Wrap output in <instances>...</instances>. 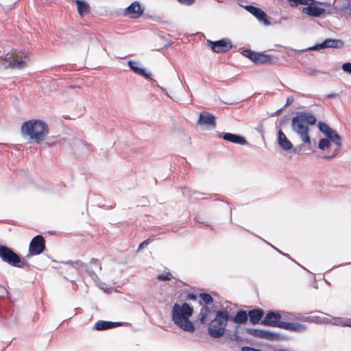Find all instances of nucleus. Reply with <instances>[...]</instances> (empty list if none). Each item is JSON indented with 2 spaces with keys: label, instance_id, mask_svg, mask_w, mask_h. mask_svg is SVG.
I'll use <instances>...</instances> for the list:
<instances>
[{
  "label": "nucleus",
  "instance_id": "nucleus-1",
  "mask_svg": "<svg viewBox=\"0 0 351 351\" xmlns=\"http://www.w3.org/2000/svg\"><path fill=\"white\" fill-rule=\"evenodd\" d=\"M317 121L316 117L306 111H298L291 120V128L305 144H311L309 125H313Z\"/></svg>",
  "mask_w": 351,
  "mask_h": 351
},
{
  "label": "nucleus",
  "instance_id": "nucleus-9",
  "mask_svg": "<svg viewBox=\"0 0 351 351\" xmlns=\"http://www.w3.org/2000/svg\"><path fill=\"white\" fill-rule=\"evenodd\" d=\"M26 62L23 60H14L13 53H8L5 56H0V69L4 70L8 69H22L26 66Z\"/></svg>",
  "mask_w": 351,
  "mask_h": 351
},
{
  "label": "nucleus",
  "instance_id": "nucleus-26",
  "mask_svg": "<svg viewBox=\"0 0 351 351\" xmlns=\"http://www.w3.org/2000/svg\"><path fill=\"white\" fill-rule=\"evenodd\" d=\"M110 321L99 320L95 323L93 328L96 330H106L111 329Z\"/></svg>",
  "mask_w": 351,
  "mask_h": 351
},
{
  "label": "nucleus",
  "instance_id": "nucleus-60",
  "mask_svg": "<svg viewBox=\"0 0 351 351\" xmlns=\"http://www.w3.org/2000/svg\"><path fill=\"white\" fill-rule=\"evenodd\" d=\"M161 89H162L163 91H165V92H166V90H165L164 88H161Z\"/></svg>",
  "mask_w": 351,
  "mask_h": 351
},
{
  "label": "nucleus",
  "instance_id": "nucleus-30",
  "mask_svg": "<svg viewBox=\"0 0 351 351\" xmlns=\"http://www.w3.org/2000/svg\"><path fill=\"white\" fill-rule=\"evenodd\" d=\"M256 52L249 49H243L241 54L245 57L248 58L250 60L254 62Z\"/></svg>",
  "mask_w": 351,
  "mask_h": 351
},
{
  "label": "nucleus",
  "instance_id": "nucleus-16",
  "mask_svg": "<svg viewBox=\"0 0 351 351\" xmlns=\"http://www.w3.org/2000/svg\"><path fill=\"white\" fill-rule=\"evenodd\" d=\"M313 2L314 0L309 1V4H306L308 6L302 8V12L312 17H320L326 13V9L312 5Z\"/></svg>",
  "mask_w": 351,
  "mask_h": 351
},
{
  "label": "nucleus",
  "instance_id": "nucleus-22",
  "mask_svg": "<svg viewBox=\"0 0 351 351\" xmlns=\"http://www.w3.org/2000/svg\"><path fill=\"white\" fill-rule=\"evenodd\" d=\"M249 320L253 325L261 323L262 318L264 316L265 312L262 308H256L252 310L248 311Z\"/></svg>",
  "mask_w": 351,
  "mask_h": 351
},
{
  "label": "nucleus",
  "instance_id": "nucleus-21",
  "mask_svg": "<svg viewBox=\"0 0 351 351\" xmlns=\"http://www.w3.org/2000/svg\"><path fill=\"white\" fill-rule=\"evenodd\" d=\"M275 62L273 56L263 52H256L253 62L256 64H273Z\"/></svg>",
  "mask_w": 351,
  "mask_h": 351
},
{
  "label": "nucleus",
  "instance_id": "nucleus-52",
  "mask_svg": "<svg viewBox=\"0 0 351 351\" xmlns=\"http://www.w3.org/2000/svg\"><path fill=\"white\" fill-rule=\"evenodd\" d=\"M243 341L242 342H245L247 343H250V340L248 339H244V338H243Z\"/></svg>",
  "mask_w": 351,
  "mask_h": 351
},
{
  "label": "nucleus",
  "instance_id": "nucleus-56",
  "mask_svg": "<svg viewBox=\"0 0 351 351\" xmlns=\"http://www.w3.org/2000/svg\"><path fill=\"white\" fill-rule=\"evenodd\" d=\"M282 254L289 258H291V257L289 256V255L288 254H285V253H282Z\"/></svg>",
  "mask_w": 351,
  "mask_h": 351
},
{
  "label": "nucleus",
  "instance_id": "nucleus-39",
  "mask_svg": "<svg viewBox=\"0 0 351 351\" xmlns=\"http://www.w3.org/2000/svg\"><path fill=\"white\" fill-rule=\"evenodd\" d=\"M302 147H303L302 145H297L295 147L293 146V149H291V151L292 153L299 154L300 152L302 150Z\"/></svg>",
  "mask_w": 351,
  "mask_h": 351
},
{
  "label": "nucleus",
  "instance_id": "nucleus-13",
  "mask_svg": "<svg viewBox=\"0 0 351 351\" xmlns=\"http://www.w3.org/2000/svg\"><path fill=\"white\" fill-rule=\"evenodd\" d=\"M281 317V314L278 311L270 310L267 311L265 317L261 321V324L281 328V324L284 322L283 321H280Z\"/></svg>",
  "mask_w": 351,
  "mask_h": 351
},
{
  "label": "nucleus",
  "instance_id": "nucleus-43",
  "mask_svg": "<svg viewBox=\"0 0 351 351\" xmlns=\"http://www.w3.org/2000/svg\"><path fill=\"white\" fill-rule=\"evenodd\" d=\"M110 324L111 328H114L123 325V323L117 322H110Z\"/></svg>",
  "mask_w": 351,
  "mask_h": 351
},
{
  "label": "nucleus",
  "instance_id": "nucleus-47",
  "mask_svg": "<svg viewBox=\"0 0 351 351\" xmlns=\"http://www.w3.org/2000/svg\"><path fill=\"white\" fill-rule=\"evenodd\" d=\"M284 109L283 107L280 108V109L277 110L276 112L271 114V116H276L282 110Z\"/></svg>",
  "mask_w": 351,
  "mask_h": 351
},
{
  "label": "nucleus",
  "instance_id": "nucleus-46",
  "mask_svg": "<svg viewBox=\"0 0 351 351\" xmlns=\"http://www.w3.org/2000/svg\"><path fill=\"white\" fill-rule=\"evenodd\" d=\"M337 155V154H336L324 156V158L326 159V160H330V159L334 158L335 157H336Z\"/></svg>",
  "mask_w": 351,
  "mask_h": 351
},
{
  "label": "nucleus",
  "instance_id": "nucleus-5",
  "mask_svg": "<svg viewBox=\"0 0 351 351\" xmlns=\"http://www.w3.org/2000/svg\"><path fill=\"white\" fill-rule=\"evenodd\" d=\"M248 311L245 310H239L234 315H231L229 314L230 321L235 323V326L234 327V330L232 334H228V339L231 341H236L239 343V341H243V339L239 335L242 332L241 330H245V328H241L240 325L245 324L247 323L249 319Z\"/></svg>",
  "mask_w": 351,
  "mask_h": 351
},
{
  "label": "nucleus",
  "instance_id": "nucleus-45",
  "mask_svg": "<svg viewBox=\"0 0 351 351\" xmlns=\"http://www.w3.org/2000/svg\"><path fill=\"white\" fill-rule=\"evenodd\" d=\"M254 348L250 346H243L241 348V351H253Z\"/></svg>",
  "mask_w": 351,
  "mask_h": 351
},
{
  "label": "nucleus",
  "instance_id": "nucleus-44",
  "mask_svg": "<svg viewBox=\"0 0 351 351\" xmlns=\"http://www.w3.org/2000/svg\"><path fill=\"white\" fill-rule=\"evenodd\" d=\"M338 96V94L337 93H329L328 95H326V98H328V99H333V98H335Z\"/></svg>",
  "mask_w": 351,
  "mask_h": 351
},
{
  "label": "nucleus",
  "instance_id": "nucleus-27",
  "mask_svg": "<svg viewBox=\"0 0 351 351\" xmlns=\"http://www.w3.org/2000/svg\"><path fill=\"white\" fill-rule=\"evenodd\" d=\"M211 313L210 308L207 305H204L199 313V322L201 324H204L207 321V316Z\"/></svg>",
  "mask_w": 351,
  "mask_h": 351
},
{
  "label": "nucleus",
  "instance_id": "nucleus-34",
  "mask_svg": "<svg viewBox=\"0 0 351 351\" xmlns=\"http://www.w3.org/2000/svg\"><path fill=\"white\" fill-rule=\"evenodd\" d=\"M7 298L10 299V293L3 286H0V298Z\"/></svg>",
  "mask_w": 351,
  "mask_h": 351
},
{
  "label": "nucleus",
  "instance_id": "nucleus-32",
  "mask_svg": "<svg viewBox=\"0 0 351 351\" xmlns=\"http://www.w3.org/2000/svg\"><path fill=\"white\" fill-rule=\"evenodd\" d=\"M172 278V275L170 272H167L166 274H159L157 276V279L160 281H167L171 280Z\"/></svg>",
  "mask_w": 351,
  "mask_h": 351
},
{
  "label": "nucleus",
  "instance_id": "nucleus-28",
  "mask_svg": "<svg viewBox=\"0 0 351 351\" xmlns=\"http://www.w3.org/2000/svg\"><path fill=\"white\" fill-rule=\"evenodd\" d=\"M199 297L201 298V300L199 301L200 306L202 305V302L204 303V305H209L213 302V298L207 293H201Z\"/></svg>",
  "mask_w": 351,
  "mask_h": 351
},
{
  "label": "nucleus",
  "instance_id": "nucleus-40",
  "mask_svg": "<svg viewBox=\"0 0 351 351\" xmlns=\"http://www.w3.org/2000/svg\"><path fill=\"white\" fill-rule=\"evenodd\" d=\"M293 100H294V98L293 96H289L287 98V100H286V104H285V106H283V108H286L287 106L291 105L293 102Z\"/></svg>",
  "mask_w": 351,
  "mask_h": 351
},
{
  "label": "nucleus",
  "instance_id": "nucleus-6",
  "mask_svg": "<svg viewBox=\"0 0 351 351\" xmlns=\"http://www.w3.org/2000/svg\"><path fill=\"white\" fill-rule=\"evenodd\" d=\"M0 258L4 263L15 267L27 269L30 267L29 263L24 258L6 245L0 248Z\"/></svg>",
  "mask_w": 351,
  "mask_h": 351
},
{
  "label": "nucleus",
  "instance_id": "nucleus-57",
  "mask_svg": "<svg viewBox=\"0 0 351 351\" xmlns=\"http://www.w3.org/2000/svg\"><path fill=\"white\" fill-rule=\"evenodd\" d=\"M197 221L198 223H204V222H203V221H202V219H199H199H197Z\"/></svg>",
  "mask_w": 351,
  "mask_h": 351
},
{
  "label": "nucleus",
  "instance_id": "nucleus-59",
  "mask_svg": "<svg viewBox=\"0 0 351 351\" xmlns=\"http://www.w3.org/2000/svg\"><path fill=\"white\" fill-rule=\"evenodd\" d=\"M319 3L321 5H326V3H324V2H319Z\"/></svg>",
  "mask_w": 351,
  "mask_h": 351
},
{
  "label": "nucleus",
  "instance_id": "nucleus-54",
  "mask_svg": "<svg viewBox=\"0 0 351 351\" xmlns=\"http://www.w3.org/2000/svg\"><path fill=\"white\" fill-rule=\"evenodd\" d=\"M73 263H74V261H69L66 262V264H69V265H73Z\"/></svg>",
  "mask_w": 351,
  "mask_h": 351
},
{
  "label": "nucleus",
  "instance_id": "nucleus-7",
  "mask_svg": "<svg viewBox=\"0 0 351 351\" xmlns=\"http://www.w3.org/2000/svg\"><path fill=\"white\" fill-rule=\"evenodd\" d=\"M317 127L320 132H322L330 143H332L335 145L336 149L339 152L342 145V138L337 131L323 121H319Z\"/></svg>",
  "mask_w": 351,
  "mask_h": 351
},
{
  "label": "nucleus",
  "instance_id": "nucleus-8",
  "mask_svg": "<svg viewBox=\"0 0 351 351\" xmlns=\"http://www.w3.org/2000/svg\"><path fill=\"white\" fill-rule=\"evenodd\" d=\"M344 45L343 42L339 39L326 38L320 43H317L312 47H310L306 49L296 50L294 49H290L291 51L297 52H302L303 51H319L326 48H335L341 49Z\"/></svg>",
  "mask_w": 351,
  "mask_h": 351
},
{
  "label": "nucleus",
  "instance_id": "nucleus-14",
  "mask_svg": "<svg viewBox=\"0 0 351 351\" xmlns=\"http://www.w3.org/2000/svg\"><path fill=\"white\" fill-rule=\"evenodd\" d=\"M239 5L255 16L259 21L263 22L265 25L270 24V22L267 18L266 13L262 9L252 5H243L240 3H239Z\"/></svg>",
  "mask_w": 351,
  "mask_h": 351
},
{
  "label": "nucleus",
  "instance_id": "nucleus-61",
  "mask_svg": "<svg viewBox=\"0 0 351 351\" xmlns=\"http://www.w3.org/2000/svg\"><path fill=\"white\" fill-rule=\"evenodd\" d=\"M3 246H4V245H0V248H1Z\"/></svg>",
  "mask_w": 351,
  "mask_h": 351
},
{
  "label": "nucleus",
  "instance_id": "nucleus-48",
  "mask_svg": "<svg viewBox=\"0 0 351 351\" xmlns=\"http://www.w3.org/2000/svg\"><path fill=\"white\" fill-rule=\"evenodd\" d=\"M299 94L302 97H307V98H312V97H313L311 94H307V95H305V94H303V93H299Z\"/></svg>",
  "mask_w": 351,
  "mask_h": 351
},
{
  "label": "nucleus",
  "instance_id": "nucleus-4",
  "mask_svg": "<svg viewBox=\"0 0 351 351\" xmlns=\"http://www.w3.org/2000/svg\"><path fill=\"white\" fill-rule=\"evenodd\" d=\"M228 321H230V317L227 310L216 311L214 319L208 324V335L215 339L226 335V338L228 339V334H232L230 330L226 328Z\"/></svg>",
  "mask_w": 351,
  "mask_h": 351
},
{
  "label": "nucleus",
  "instance_id": "nucleus-20",
  "mask_svg": "<svg viewBox=\"0 0 351 351\" xmlns=\"http://www.w3.org/2000/svg\"><path fill=\"white\" fill-rule=\"evenodd\" d=\"M277 141L278 146L285 152L291 151L293 149V143L287 138L282 129H278L277 134Z\"/></svg>",
  "mask_w": 351,
  "mask_h": 351
},
{
  "label": "nucleus",
  "instance_id": "nucleus-37",
  "mask_svg": "<svg viewBox=\"0 0 351 351\" xmlns=\"http://www.w3.org/2000/svg\"><path fill=\"white\" fill-rule=\"evenodd\" d=\"M180 3L185 5H191L195 2V0H177Z\"/></svg>",
  "mask_w": 351,
  "mask_h": 351
},
{
  "label": "nucleus",
  "instance_id": "nucleus-58",
  "mask_svg": "<svg viewBox=\"0 0 351 351\" xmlns=\"http://www.w3.org/2000/svg\"><path fill=\"white\" fill-rule=\"evenodd\" d=\"M197 221L198 223H204V222H203V221H202V219H199H199H197Z\"/></svg>",
  "mask_w": 351,
  "mask_h": 351
},
{
  "label": "nucleus",
  "instance_id": "nucleus-51",
  "mask_svg": "<svg viewBox=\"0 0 351 351\" xmlns=\"http://www.w3.org/2000/svg\"><path fill=\"white\" fill-rule=\"evenodd\" d=\"M269 245L273 247L276 250H277L280 254H282V252L279 250L278 249H277L276 247H275L274 245H272L271 244L269 243Z\"/></svg>",
  "mask_w": 351,
  "mask_h": 351
},
{
  "label": "nucleus",
  "instance_id": "nucleus-19",
  "mask_svg": "<svg viewBox=\"0 0 351 351\" xmlns=\"http://www.w3.org/2000/svg\"><path fill=\"white\" fill-rule=\"evenodd\" d=\"M144 8H143L138 1L132 2L125 10V14L130 15L132 19H137L143 14Z\"/></svg>",
  "mask_w": 351,
  "mask_h": 351
},
{
  "label": "nucleus",
  "instance_id": "nucleus-11",
  "mask_svg": "<svg viewBox=\"0 0 351 351\" xmlns=\"http://www.w3.org/2000/svg\"><path fill=\"white\" fill-rule=\"evenodd\" d=\"M206 44L213 51L217 53H226L232 48V44L228 38H222L216 41L207 40Z\"/></svg>",
  "mask_w": 351,
  "mask_h": 351
},
{
  "label": "nucleus",
  "instance_id": "nucleus-53",
  "mask_svg": "<svg viewBox=\"0 0 351 351\" xmlns=\"http://www.w3.org/2000/svg\"><path fill=\"white\" fill-rule=\"evenodd\" d=\"M273 351H287L285 349H274Z\"/></svg>",
  "mask_w": 351,
  "mask_h": 351
},
{
  "label": "nucleus",
  "instance_id": "nucleus-35",
  "mask_svg": "<svg viewBox=\"0 0 351 351\" xmlns=\"http://www.w3.org/2000/svg\"><path fill=\"white\" fill-rule=\"evenodd\" d=\"M341 69L346 73L351 75V62H345L341 65Z\"/></svg>",
  "mask_w": 351,
  "mask_h": 351
},
{
  "label": "nucleus",
  "instance_id": "nucleus-29",
  "mask_svg": "<svg viewBox=\"0 0 351 351\" xmlns=\"http://www.w3.org/2000/svg\"><path fill=\"white\" fill-rule=\"evenodd\" d=\"M331 143L326 138H321L319 141L317 147L321 150H324L330 146Z\"/></svg>",
  "mask_w": 351,
  "mask_h": 351
},
{
  "label": "nucleus",
  "instance_id": "nucleus-24",
  "mask_svg": "<svg viewBox=\"0 0 351 351\" xmlns=\"http://www.w3.org/2000/svg\"><path fill=\"white\" fill-rule=\"evenodd\" d=\"M76 4L77 12L81 16L89 13L90 8L88 3L84 0H73Z\"/></svg>",
  "mask_w": 351,
  "mask_h": 351
},
{
  "label": "nucleus",
  "instance_id": "nucleus-38",
  "mask_svg": "<svg viewBox=\"0 0 351 351\" xmlns=\"http://www.w3.org/2000/svg\"><path fill=\"white\" fill-rule=\"evenodd\" d=\"M90 263L91 264H93L94 265L98 267L99 268V270H101V263L100 261L97 259V258H93L91 260H90Z\"/></svg>",
  "mask_w": 351,
  "mask_h": 351
},
{
  "label": "nucleus",
  "instance_id": "nucleus-12",
  "mask_svg": "<svg viewBox=\"0 0 351 351\" xmlns=\"http://www.w3.org/2000/svg\"><path fill=\"white\" fill-rule=\"evenodd\" d=\"M245 331L255 337L261 339H265L270 341H278L280 339V336L278 333L274 332L269 330H265L258 328H245Z\"/></svg>",
  "mask_w": 351,
  "mask_h": 351
},
{
  "label": "nucleus",
  "instance_id": "nucleus-2",
  "mask_svg": "<svg viewBox=\"0 0 351 351\" xmlns=\"http://www.w3.org/2000/svg\"><path fill=\"white\" fill-rule=\"evenodd\" d=\"M193 307L186 302L180 305L173 304L171 311L172 321L174 324L188 332H193L195 330L193 323L189 319L193 313Z\"/></svg>",
  "mask_w": 351,
  "mask_h": 351
},
{
  "label": "nucleus",
  "instance_id": "nucleus-55",
  "mask_svg": "<svg viewBox=\"0 0 351 351\" xmlns=\"http://www.w3.org/2000/svg\"><path fill=\"white\" fill-rule=\"evenodd\" d=\"M343 326H350L351 327V322L350 323H345L343 324Z\"/></svg>",
  "mask_w": 351,
  "mask_h": 351
},
{
  "label": "nucleus",
  "instance_id": "nucleus-10",
  "mask_svg": "<svg viewBox=\"0 0 351 351\" xmlns=\"http://www.w3.org/2000/svg\"><path fill=\"white\" fill-rule=\"evenodd\" d=\"M45 249V240L42 235L38 234L32 238L29 245L27 258L42 254Z\"/></svg>",
  "mask_w": 351,
  "mask_h": 351
},
{
  "label": "nucleus",
  "instance_id": "nucleus-36",
  "mask_svg": "<svg viewBox=\"0 0 351 351\" xmlns=\"http://www.w3.org/2000/svg\"><path fill=\"white\" fill-rule=\"evenodd\" d=\"M304 320L312 322H315V323H322V319L318 316L308 317H306L304 319Z\"/></svg>",
  "mask_w": 351,
  "mask_h": 351
},
{
  "label": "nucleus",
  "instance_id": "nucleus-50",
  "mask_svg": "<svg viewBox=\"0 0 351 351\" xmlns=\"http://www.w3.org/2000/svg\"><path fill=\"white\" fill-rule=\"evenodd\" d=\"M45 145L49 147H51L53 145V143L45 142Z\"/></svg>",
  "mask_w": 351,
  "mask_h": 351
},
{
  "label": "nucleus",
  "instance_id": "nucleus-33",
  "mask_svg": "<svg viewBox=\"0 0 351 351\" xmlns=\"http://www.w3.org/2000/svg\"><path fill=\"white\" fill-rule=\"evenodd\" d=\"M289 121V115H285L280 118V119L279 120V125H276V127L278 128L279 129H282V127H283L287 123H288Z\"/></svg>",
  "mask_w": 351,
  "mask_h": 351
},
{
  "label": "nucleus",
  "instance_id": "nucleus-15",
  "mask_svg": "<svg viewBox=\"0 0 351 351\" xmlns=\"http://www.w3.org/2000/svg\"><path fill=\"white\" fill-rule=\"evenodd\" d=\"M197 124L206 125L210 128H215L216 127V118L210 112L202 111L199 113Z\"/></svg>",
  "mask_w": 351,
  "mask_h": 351
},
{
  "label": "nucleus",
  "instance_id": "nucleus-41",
  "mask_svg": "<svg viewBox=\"0 0 351 351\" xmlns=\"http://www.w3.org/2000/svg\"><path fill=\"white\" fill-rule=\"evenodd\" d=\"M187 300L195 301L197 298V295L193 293H189L186 297Z\"/></svg>",
  "mask_w": 351,
  "mask_h": 351
},
{
  "label": "nucleus",
  "instance_id": "nucleus-18",
  "mask_svg": "<svg viewBox=\"0 0 351 351\" xmlns=\"http://www.w3.org/2000/svg\"><path fill=\"white\" fill-rule=\"evenodd\" d=\"M219 136L226 141H229L235 144L243 145L247 143V141L243 136L233 133L221 132L219 134Z\"/></svg>",
  "mask_w": 351,
  "mask_h": 351
},
{
  "label": "nucleus",
  "instance_id": "nucleus-17",
  "mask_svg": "<svg viewBox=\"0 0 351 351\" xmlns=\"http://www.w3.org/2000/svg\"><path fill=\"white\" fill-rule=\"evenodd\" d=\"M139 63L133 60H129L128 65L131 71L134 73L138 74L143 77L146 80H150L154 82H156V80L152 79V74L146 71L145 69L141 68L138 66Z\"/></svg>",
  "mask_w": 351,
  "mask_h": 351
},
{
  "label": "nucleus",
  "instance_id": "nucleus-31",
  "mask_svg": "<svg viewBox=\"0 0 351 351\" xmlns=\"http://www.w3.org/2000/svg\"><path fill=\"white\" fill-rule=\"evenodd\" d=\"M77 147L84 152H89L91 150V145L82 141L77 143Z\"/></svg>",
  "mask_w": 351,
  "mask_h": 351
},
{
  "label": "nucleus",
  "instance_id": "nucleus-42",
  "mask_svg": "<svg viewBox=\"0 0 351 351\" xmlns=\"http://www.w3.org/2000/svg\"><path fill=\"white\" fill-rule=\"evenodd\" d=\"M149 239L143 241L138 246V250L143 249L149 243Z\"/></svg>",
  "mask_w": 351,
  "mask_h": 351
},
{
  "label": "nucleus",
  "instance_id": "nucleus-3",
  "mask_svg": "<svg viewBox=\"0 0 351 351\" xmlns=\"http://www.w3.org/2000/svg\"><path fill=\"white\" fill-rule=\"evenodd\" d=\"M21 134L37 143L43 142L49 134V126L46 122L40 119H30L23 123Z\"/></svg>",
  "mask_w": 351,
  "mask_h": 351
},
{
  "label": "nucleus",
  "instance_id": "nucleus-49",
  "mask_svg": "<svg viewBox=\"0 0 351 351\" xmlns=\"http://www.w3.org/2000/svg\"><path fill=\"white\" fill-rule=\"evenodd\" d=\"M319 73V71L317 70H313L311 72L310 75H316L317 74H318Z\"/></svg>",
  "mask_w": 351,
  "mask_h": 351
},
{
  "label": "nucleus",
  "instance_id": "nucleus-25",
  "mask_svg": "<svg viewBox=\"0 0 351 351\" xmlns=\"http://www.w3.org/2000/svg\"><path fill=\"white\" fill-rule=\"evenodd\" d=\"M73 265H75V266H73L74 267L78 266L83 267L85 269L86 271L89 274V276L93 279H95L97 278V275L96 274V273L89 268L88 264L84 263L80 260H77L74 261Z\"/></svg>",
  "mask_w": 351,
  "mask_h": 351
},
{
  "label": "nucleus",
  "instance_id": "nucleus-23",
  "mask_svg": "<svg viewBox=\"0 0 351 351\" xmlns=\"http://www.w3.org/2000/svg\"><path fill=\"white\" fill-rule=\"evenodd\" d=\"M281 325V328L293 332H303L306 329V325L298 322H284Z\"/></svg>",
  "mask_w": 351,
  "mask_h": 351
}]
</instances>
